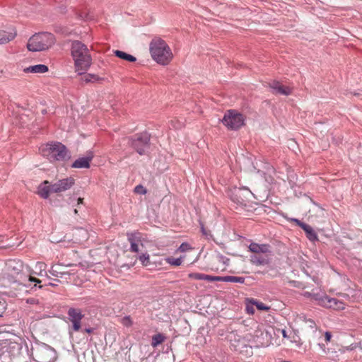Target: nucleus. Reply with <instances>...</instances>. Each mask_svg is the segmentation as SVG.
<instances>
[{
  "label": "nucleus",
  "instance_id": "12",
  "mask_svg": "<svg viewBox=\"0 0 362 362\" xmlns=\"http://www.w3.org/2000/svg\"><path fill=\"white\" fill-rule=\"evenodd\" d=\"M74 184V180L71 177L60 180L51 185V191L54 193H59L70 189Z\"/></svg>",
  "mask_w": 362,
  "mask_h": 362
},
{
  "label": "nucleus",
  "instance_id": "19",
  "mask_svg": "<svg viewBox=\"0 0 362 362\" xmlns=\"http://www.w3.org/2000/svg\"><path fill=\"white\" fill-rule=\"evenodd\" d=\"M250 251L254 255L267 254L269 252V245L252 243L249 246Z\"/></svg>",
  "mask_w": 362,
  "mask_h": 362
},
{
  "label": "nucleus",
  "instance_id": "44",
  "mask_svg": "<svg viewBox=\"0 0 362 362\" xmlns=\"http://www.w3.org/2000/svg\"><path fill=\"white\" fill-rule=\"evenodd\" d=\"M318 345H319L320 348L323 351V352L325 354H327L325 345L324 344H319Z\"/></svg>",
  "mask_w": 362,
  "mask_h": 362
},
{
  "label": "nucleus",
  "instance_id": "22",
  "mask_svg": "<svg viewBox=\"0 0 362 362\" xmlns=\"http://www.w3.org/2000/svg\"><path fill=\"white\" fill-rule=\"evenodd\" d=\"M25 73L44 74L48 71V67L44 64L30 66L24 69Z\"/></svg>",
  "mask_w": 362,
  "mask_h": 362
},
{
  "label": "nucleus",
  "instance_id": "41",
  "mask_svg": "<svg viewBox=\"0 0 362 362\" xmlns=\"http://www.w3.org/2000/svg\"><path fill=\"white\" fill-rule=\"evenodd\" d=\"M36 267H38L40 271L45 270L46 268V264L43 262H37L36 264Z\"/></svg>",
  "mask_w": 362,
  "mask_h": 362
},
{
  "label": "nucleus",
  "instance_id": "13",
  "mask_svg": "<svg viewBox=\"0 0 362 362\" xmlns=\"http://www.w3.org/2000/svg\"><path fill=\"white\" fill-rule=\"evenodd\" d=\"M286 219L290 222L295 223L297 226L300 227L305 232L307 238L310 241H315L317 240V235L310 226L301 222L297 218L286 217Z\"/></svg>",
  "mask_w": 362,
  "mask_h": 362
},
{
  "label": "nucleus",
  "instance_id": "17",
  "mask_svg": "<svg viewBox=\"0 0 362 362\" xmlns=\"http://www.w3.org/2000/svg\"><path fill=\"white\" fill-rule=\"evenodd\" d=\"M93 158V153L88 152L86 157L76 159L72 164L71 167L74 168H89L90 163Z\"/></svg>",
  "mask_w": 362,
  "mask_h": 362
},
{
  "label": "nucleus",
  "instance_id": "16",
  "mask_svg": "<svg viewBox=\"0 0 362 362\" xmlns=\"http://www.w3.org/2000/svg\"><path fill=\"white\" fill-rule=\"evenodd\" d=\"M17 33L14 28L10 27L0 29V45L6 44L16 37Z\"/></svg>",
  "mask_w": 362,
  "mask_h": 362
},
{
  "label": "nucleus",
  "instance_id": "6",
  "mask_svg": "<svg viewBox=\"0 0 362 362\" xmlns=\"http://www.w3.org/2000/svg\"><path fill=\"white\" fill-rule=\"evenodd\" d=\"M32 356L36 362H54L57 358L54 349L45 344L33 349Z\"/></svg>",
  "mask_w": 362,
  "mask_h": 362
},
{
  "label": "nucleus",
  "instance_id": "10",
  "mask_svg": "<svg viewBox=\"0 0 362 362\" xmlns=\"http://www.w3.org/2000/svg\"><path fill=\"white\" fill-rule=\"evenodd\" d=\"M250 194V191L248 190L247 189H235L230 194V199L234 203H236L238 205L245 206L247 199Z\"/></svg>",
  "mask_w": 362,
  "mask_h": 362
},
{
  "label": "nucleus",
  "instance_id": "21",
  "mask_svg": "<svg viewBox=\"0 0 362 362\" xmlns=\"http://www.w3.org/2000/svg\"><path fill=\"white\" fill-rule=\"evenodd\" d=\"M48 184L49 182L45 180L38 187L37 194L44 199H47L50 193H53L51 191V185H47Z\"/></svg>",
  "mask_w": 362,
  "mask_h": 362
},
{
  "label": "nucleus",
  "instance_id": "1",
  "mask_svg": "<svg viewBox=\"0 0 362 362\" xmlns=\"http://www.w3.org/2000/svg\"><path fill=\"white\" fill-rule=\"evenodd\" d=\"M149 50L152 59L159 64L167 65L173 59L170 47L160 37H155L151 41Z\"/></svg>",
  "mask_w": 362,
  "mask_h": 362
},
{
  "label": "nucleus",
  "instance_id": "30",
  "mask_svg": "<svg viewBox=\"0 0 362 362\" xmlns=\"http://www.w3.org/2000/svg\"><path fill=\"white\" fill-rule=\"evenodd\" d=\"M165 337L161 334H158L152 337L151 345L153 347H156L158 345L160 344L164 341Z\"/></svg>",
  "mask_w": 362,
  "mask_h": 362
},
{
  "label": "nucleus",
  "instance_id": "48",
  "mask_svg": "<svg viewBox=\"0 0 362 362\" xmlns=\"http://www.w3.org/2000/svg\"><path fill=\"white\" fill-rule=\"evenodd\" d=\"M85 332L87 333H90L92 332V329H86Z\"/></svg>",
  "mask_w": 362,
  "mask_h": 362
},
{
  "label": "nucleus",
  "instance_id": "28",
  "mask_svg": "<svg viewBox=\"0 0 362 362\" xmlns=\"http://www.w3.org/2000/svg\"><path fill=\"white\" fill-rule=\"evenodd\" d=\"M326 296L327 295L325 293L313 292L312 300H315L319 305L322 306V303L325 302Z\"/></svg>",
  "mask_w": 362,
  "mask_h": 362
},
{
  "label": "nucleus",
  "instance_id": "7",
  "mask_svg": "<svg viewBox=\"0 0 362 362\" xmlns=\"http://www.w3.org/2000/svg\"><path fill=\"white\" fill-rule=\"evenodd\" d=\"M221 121L228 129L237 130L245 124V117L235 110H229Z\"/></svg>",
  "mask_w": 362,
  "mask_h": 362
},
{
  "label": "nucleus",
  "instance_id": "50",
  "mask_svg": "<svg viewBox=\"0 0 362 362\" xmlns=\"http://www.w3.org/2000/svg\"><path fill=\"white\" fill-rule=\"evenodd\" d=\"M74 213H75L76 214H78V210H77L76 209L74 210Z\"/></svg>",
  "mask_w": 362,
  "mask_h": 362
},
{
  "label": "nucleus",
  "instance_id": "2",
  "mask_svg": "<svg viewBox=\"0 0 362 362\" xmlns=\"http://www.w3.org/2000/svg\"><path fill=\"white\" fill-rule=\"evenodd\" d=\"M71 52L76 71H85L91 64V56L86 45L80 41H74Z\"/></svg>",
  "mask_w": 362,
  "mask_h": 362
},
{
  "label": "nucleus",
  "instance_id": "26",
  "mask_svg": "<svg viewBox=\"0 0 362 362\" xmlns=\"http://www.w3.org/2000/svg\"><path fill=\"white\" fill-rule=\"evenodd\" d=\"M220 280H223L227 282H233V283H240L243 284L245 281V278L241 276H226L223 278L220 277Z\"/></svg>",
  "mask_w": 362,
  "mask_h": 362
},
{
  "label": "nucleus",
  "instance_id": "18",
  "mask_svg": "<svg viewBox=\"0 0 362 362\" xmlns=\"http://www.w3.org/2000/svg\"><path fill=\"white\" fill-rule=\"evenodd\" d=\"M322 307L335 310H343L344 309V303L336 298H330L327 296L325 302L322 303Z\"/></svg>",
  "mask_w": 362,
  "mask_h": 362
},
{
  "label": "nucleus",
  "instance_id": "23",
  "mask_svg": "<svg viewBox=\"0 0 362 362\" xmlns=\"http://www.w3.org/2000/svg\"><path fill=\"white\" fill-rule=\"evenodd\" d=\"M114 53L115 56H117V57L130 62H134L136 60V57H134V56L120 50H115L114 51Z\"/></svg>",
  "mask_w": 362,
  "mask_h": 362
},
{
  "label": "nucleus",
  "instance_id": "35",
  "mask_svg": "<svg viewBox=\"0 0 362 362\" xmlns=\"http://www.w3.org/2000/svg\"><path fill=\"white\" fill-rule=\"evenodd\" d=\"M190 250H192V247L188 243H183L178 247L177 251L180 252H185Z\"/></svg>",
  "mask_w": 362,
  "mask_h": 362
},
{
  "label": "nucleus",
  "instance_id": "11",
  "mask_svg": "<svg viewBox=\"0 0 362 362\" xmlns=\"http://www.w3.org/2000/svg\"><path fill=\"white\" fill-rule=\"evenodd\" d=\"M68 315L69 320L72 323V329L75 332H78L81 329V320L83 317V315L80 309L77 308H69L68 310Z\"/></svg>",
  "mask_w": 362,
  "mask_h": 362
},
{
  "label": "nucleus",
  "instance_id": "43",
  "mask_svg": "<svg viewBox=\"0 0 362 362\" xmlns=\"http://www.w3.org/2000/svg\"><path fill=\"white\" fill-rule=\"evenodd\" d=\"M28 281H30V282L34 281V282H36V283H40L41 282V281L40 279H36L35 277H33L31 276H29Z\"/></svg>",
  "mask_w": 362,
  "mask_h": 362
},
{
  "label": "nucleus",
  "instance_id": "34",
  "mask_svg": "<svg viewBox=\"0 0 362 362\" xmlns=\"http://www.w3.org/2000/svg\"><path fill=\"white\" fill-rule=\"evenodd\" d=\"M14 334L9 333V332H0V341H11L12 339L8 337H13Z\"/></svg>",
  "mask_w": 362,
  "mask_h": 362
},
{
  "label": "nucleus",
  "instance_id": "47",
  "mask_svg": "<svg viewBox=\"0 0 362 362\" xmlns=\"http://www.w3.org/2000/svg\"><path fill=\"white\" fill-rule=\"evenodd\" d=\"M83 198H78V205L81 204H83Z\"/></svg>",
  "mask_w": 362,
  "mask_h": 362
},
{
  "label": "nucleus",
  "instance_id": "29",
  "mask_svg": "<svg viewBox=\"0 0 362 362\" xmlns=\"http://www.w3.org/2000/svg\"><path fill=\"white\" fill-rule=\"evenodd\" d=\"M184 257H180V258H174L173 257H168L165 259V262L172 265V266H180L182 262V259Z\"/></svg>",
  "mask_w": 362,
  "mask_h": 362
},
{
  "label": "nucleus",
  "instance_id": "46",
  "mask_svg": "<svg viewBox=\"0 0 362 362\" xmlns=\"http://www.w3.org/2000/svg\"><path fill=\"white\" fill-rule=\"evenodd\" d=\"M313 293H310V292L306 291V292H305V293H304V294H303V295H304V296H305V297H310V298H312V297H313Z\"/></svg>",
  "mask_w": 362,
  "mask_h": 362
},
{
  "label": "nucleus",
  "instance_id": "31",
  "mask_svg": "<svg viewBox=\"0 0 362 362\" xmlns=\"http://www.w3.org/2000/svg\"><path fill=\"white\" fill-rule=\"evenodd\" d=\"M223 259V257H220V256H218L216 257V259H214V258L213 259V261H212V264H211V269L214 270L216 269V270H221V271H224L226 269V266H225V264L226 262L223 261V264L219 267L218 266H215V262H220L221 261H222V259Z\"/></svg>",
  "mask_w": 362,
  "mask_h": 362
},
{
  "label": "nucleus",
  "instance_id": "5",
  "mask_svg": "<svg viewBox=\"0 0 362 362\" xmlns=\"http://www.w3.org/2000/svg\"><path fill=\"white\" fill-rule=\"evenodd\" d=\"M25 265L23 262L17 259H9L6 262V269L9 276H14L17 278L16 280L14 281V286L13 287L14 289H16L17 287H19V290H23L24 292H28L26 289L27 286L25 284L22 283H17L18 281H21L23 280V273L24 272ZM26 270L28 272V266H25Z\"/></svg>",
  "mask_w": 362,
  "mask_h": 362
},
{
  "label": "nucleus",
  "instance_id": "38",
  "mask_svg": "<svg viewBox=\"0 0 362 362\" xmlns=\"http://www.w3.org/2000/svg\"><path fill=\"white\" fill-rule=\"evenodd\" d=\"M329 358L332 361H338L339 358H338V355L337 354V351H332Z\"/></svg>",
  "mask_w": 362,
  "mask_h": 362
},
{
  "label": "nucleus",
  "instance_id": "33",
  "mask_svg": "<svg viewBox=\"0 0 362 362\" xmlns=\"http://www.w3.org/2000/svg\"><path fill=\"white\" fill-rule=\"evenodd\" d=\"M139 259L143 266L146 267L150 264V257L148 255L143 254L139 256Z\"/></svg>",
  "mask_w": 362,
  "mask_h": 362
},
{
  "label": "nucleus",
  "instance_id": "14",
  "mask_svg": "<svg viewBox=\"0 0 362 362\" xmlns=\"http://www.w3.org/2000/svg\"><path fill=\"white\" fill-rule=\"evenodd\" d=\"M269 87L273 90V93L289 95L293 92V88L284 86L279 81H273L269 83Z\"/></svg>",
  "mask_w": 362,
  "mask_h": 362
},
{
  "label": "nucleus",
  "instance_id": "42",
  "mask_svg": "<svg viewBox=\"0 0 362 362\" xmlns=\"http://www.w3.org/2000/svg\"><path fill=\"white\" fill-rule=\"evenodd\" d=\"M306 322L311 328H314L315 331L317 332V327L314 321H313L312 320H308V321H306Z\"/></svg>",
  "mask_w": 362,
  "mask_h": 362
},
{
  "label": "nucleus",
  "instance_id": "20",
  "mask_svg": "<svg viewBox=\"0 0 362 362\" xmlns=\"http://www.w3.org/2000/svg\"><path fill=\"white\" fill-rule=\"evenodd\" d=\"M188 277L189 279H196V280H205L207 281H220V277L213 276L202 273H190L188 274Z\"/></svg>",
  "mask_w": 362,
  "mask_h": 362
},
{
  "label": "nucleus",
  "instance_id": "4",
  "mask_svg": "<svg viewBox=\"0 0 362 362\" xmlns=\"http://www.w3.org/2000/svg\"><path fill=\"white\" fill-rule=\"evenodd\" d=\"M55 42L54 36L47 32L39 33L30 37L27 47L32 52H40L49 49Z\"/></svg>",
  "mask_w": 362,
  "mask_h": 362
},
{
  "label": "nucleus",
  "instance_id": "27",
  "mask_svg": "<svg viewBox=\"0 0 362 362\" xmlns=\"http://www.w3.org/2000/svg\"><path fill=\"white\" fill-rule=\"evenodd\" d=\"M81 80L86 83H94L99 81L100 78L95 74H87L81 77Z\"/></svg>",
  "mask_w": 362,
  "mask_h": 362
},
{
  "label": "nucleus",
  "instance_id": "15",
  "mask_svg": "<svg viewBox=\"0 0 362 362\" xmlns=\"http://www.w3.org/2000/svg\"><path fill=\"white\" fill-rule=\"evenodd\" d=\"M128 240L131 245V251L133 252H138L139 247H143L142 235L140 233H133L128 234Z\"/></svg>",
  "mask_w": 362,
  "mask_h": 362
},
{
  "label": "nucleus",
  "instance_id": "49",
  "mask_svg": "<svg viewBox=\"0 0 362 362\" xmlns=\"http://www.w3.org/2000/svg\"><path fill=\"white\" fill-rule=\"evenodd\" d=\"M327 351V354H331V351L329 349H326Z\"/></svg>",
  "mask_w": 362,
  "mask_h": 362
},
{
  "label": "nucleus",
  "instance_id": "8",
  "mask_svg": "<svg viewBox=\"0 0 362 362\" xmlns=\"http://www.w3.org/2000/svg\"><path fill=\"white\" fill-rule=\"evenodd\" d=\"M252 341L257 347H267L272 344V332L263 325H258L252 334Z\"/></svg>",
  "mask_w": 362,
  "mask_h": 362
},
{
  "label": "nucleus",
  "instance_id": "39",
  "mask_svg": "<svg viewBox=\"0 0 362 362\" xmlns=\"http://www.w3.org/2000/svg\"><path fill=\"white\" fill-rule=\"evenodd\" d=\"M324 335H325V342H326V343L329 342V341H330V340H331V338H332V334H331V332H326L325 333V334H324Z\"/></svg>",
  "mask_w": 362,
  "mask_h": 362
},
{
  "label": "nucleus",
  "instance_id": "25",
  "mask_svg": "<svg viewBox=\"0 0 362 362\" xmlns=\"http://www.w3.org/2000/svg\"><path fill=\"white\" fill-rule=\"evenodd\" d=\"M249 303L252 305H254L257 307V308L259 310L268 311L270 309L269 306L266 305L261 301H259L256 299L251 298L249 300Z\"/></svg>",
  "mask_w": 362,
  "mask_h": 362
},
{
  "label": "nucleus",
  "instance_id": "40",
  "mask_svg": "<svg viewBox=\"0 0 362 362\" xmlns=\"http://www.w3.org/2000/svg\"><path fill=\"white\" fill-rule=\"evenodd\" d=\"M276 332L278 334L281 333L284 338H288L287 332L285 329H277Z\"/></svg>",
  "mask_w": 362,
  "mask_h": 362
},
{
  "label": "nucleus",
  "instance_id": "37",
  "mask_svg": "<svg viewBox=\"0 0 362 362\" xmlns=\"http://www.w3.org/2000/svg\"><path fill=\"white\" fill-rule=\"evenodd\" d=\"M6 303L4 300H0V316L3 314L4 310H6Z\"/></svg>",
  "mask_w": 362,
  "mask_h": 362
},
{
  "label": "nucleus",
  "instance_id": "36",
  "mask_svg": "<svg viewBox=\"0 0 362 362\" xmlns=\"http://www.w3.org/2000/svg\"><path fill=\"white\" fill-rule=\"evenodd\" d=\"M134 192L140 194H145L146 193V190L142 185H139L134 188Z\"/></svg>",
  "mask_w": 362,
  "mask_h": 362
},
{
  "label": "nucleus",
  "instance_id": "24",
  "mask_svg": "<svg viewBox=\"0 0 362 362\" xmlns=\"http://www.w3.org/2000/svg\"><path fill=\"white\" fill-rule=\"evenodd\" d=\"M251 261L256 265H264L268 263V259L260 255H253L251 256Z\"/></svg>",
  "mask_w": 362,
  "mask_h": 362
},
{
  "label": "nucleus",
  "instance_id": "3",
  "mask_svg": "<svg viewBox=\"0 0 362 362\" xmlns=\"http://www.w3.org/2000/svg\"><path fill=\"white\" fill-rule=\"evenodd\" d=\"M41 154L50 162H63L70 158L69 153L64 145L59 142H51L40 146Z\"/></svg>",
  "mask_w": 362,
  "mask_h": 362
},
{
  "label": "nucleus",
  "instance_id": "9",
  "mask_svg": "<svg viewBox=\"0 0 362 362\" xmlns=\"http://www.w3.org/2000/svg\"><path fill=\"white\" fill-rule=\"evenodd\" d=\"M150 141V136L148 134L144 132L136 136V138L132 141V146L140 154L144 153L145 148L148 146Z\"/></svg>",
  "mask_w": 362,
  "mask_h": 362
},
{
  "label": "nucleus",
  "instance_id": "32",
  "mask_svg": "<svg viewBox=\"0 0 362 362\" xmlns=\"http://www.w3.org/2000/svg\"><path fill=\"white\" fill-rule=\"evenodd\" d=\"M121 324L127 327H130L133 325V321L130 316H125L122 317L120 320Z\"/></svg>",
  "mask_w": 362,
  "mask_h": 362
},
{
  "label": "nucleus",
  "instance_id": "45",
  "mask_svg": "<svg viewBox=\"0 0 362 362\" xmlns=\"http://www.w3.org/2000/svg\"><path fill=\"white\" fill-rule=\"evenodd\" d=\"M247 311L249 314H253L255 310L253 309V308H250V306H247Z\"/></svg>",
  "mask_w": 362,
  "mask_h": 362
}]
</instances>
